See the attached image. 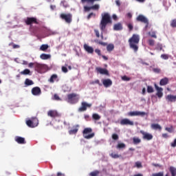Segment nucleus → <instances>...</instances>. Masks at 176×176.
Instances as JSON below:
<instances>
[{
  "label": "nucleus",
  "mask_w": 176,
  "mask_h": 176,
  "mask_svg": "<svg viewBox=\"0 0 176 176\" xmlns=\"http://www.w3.org/2000/svg\"><path fill=\"white\" fill-rule=\"evenodd\" d=\"M170 27H172V28H176V19L170 21Z\"/></svg>",
  "instance_id": "nucleus-39"
},
{
  "label": "nucleus",
  "mask_w": 176,
  "mask_h": 176,
  "mask_svg": "<svg viewBox=\"0 0 176 176\" xmlns=\"http://www.w3.org/2000/svg\"><path fill=\"white\" fill-rule=\"evenodd\" d=\"M91 10V7L84 6V12H90Z\"/></svg>",
  "instance_id": "nucleus-53"
},
{
  "label": "nucleus",
  "mask_w": 176,
  "mask_h": 176,
  "mask_svg": "<svg viewBox=\"0 0 176 176\" xmlns=\"http://www.w3.org/2000/svg\"><path fill=\"white\" fill-rule=\"evenodd\" d=\"M166 100L168 102H175L176 101V96L174 95H168L166 96Z\"/></svg>",
  "instance_id": "nucleus-20"
},
{
  "label": "nucleus",
  "mask_w": 176,
  "mask_h": 176,
  "mask_svg": "<svg viewBox=\"0 0 176 176\" xmlns=\"http://www.w3.org/2000/svg\"><path fill=\"white\" fill-rule=\"evenodd\" d=\"M140 133L142 135L143 140H146V141H151V140H153V135H152L151 133L145 132L142 130H141Z\"/></svg>",
  "instance_id": "nucleus-8"
},
{
  "label": "nucleus",
  "mask_w": 176,
  "mask_h": 176,
  "mask_svg": "<svg viewBox=\"0 0 176 176\" xmlns=\"http://www.w3.org/2000/svg\"><path fill=\"white\" fill-rule=\"evenodd\" d=\"M38 123L39 122H38V118H32V120H28L26 121L27 126H28V127H32V128L36 127Z\"/></svg>",
  "instance_id": "nucleus-7"
},
{
  "label": "nucleus",
  "mask_w": 176,
  "mask_h": 176,
  "mask_svg": "<svg viewBox=\"0 0 176 176\" xmlns=\"http://www.w3.org/2000/svg\"><path fill=\"white\" fill-rule=\"evenodd\" d=\"M25 86H32L34 85V81L32 80H30L29 78H26L25 80Z\"/></svg>",
  "instance_id": "nucleus-27"
},
{
  "label": "nucleus",
  "mask_w": 176,
  "mask_h": 176,
  "mask_svg": "<svg viewBox=\"0 0 176 176\" xmlns=\"http://www.w3.org/2000/svg\"><path fill=\"white\" fill-rule=\"evenodd\" d=\"M47 49H49V45L47 44H43L40 47V50H41V52H46Z\"/></svg>",
  "instance_id": "nucleus-29"
},
{
  "label": "nucleus",
  "mask_w": 176,
  "mask_h": 176,
  "mask_svg": "<svg viewBox=\"0 0 176 176\" xmlns=\"http://www.w3.org/2000/svg\"><path fill=\"white\" fill-rule=\"evenodd\" d=\"M133 144H134L135 145H137V144H140V142H141V139H140V138H135V137H134V138H133Z\"/></svg>",
  "instance_id": "nucleus-32"
},
{
  "label": "nucleus",
  "mask_w": 176,
  "mask_h": 176,
  "mask_svg": "<svg viewBox=\"0 0 176 176\" xmlns=\"http://www.w3.org/2000/svg\"><path fill=\"white\" fill-rule=\"evenodd\" d=\"M60 17L62 20H65V23H67V24H71V23H72V14L71 13L60 14Z\"/></svg>",
  "instance_id": "nucleus-5"
},
{
  "label": "nucleus",
  "mask_w": 176,
  "mask_h": 176,
  "mask_svg": "<svg viewBox=\"0 0 176 176\" xmlns=\"http://www.w3.org/2000/svg\"><path fill=\"white\" fill-rule=\"evenodd\" d=\"M161 58H163L164 60H168V54H162Z\"/></svg>",
  "instance_id": "nucleus-49"
},
{
  "label": "nucleus",
  "mask_w": 176,
  "mask_h": 176,
  "mask_svg": "<svg viewBox=\"0 0 176 176\" xmlns=\"http://www.w3.org/2000/svg\"><path fill=\"white\" fill-rule=\"evenodd\" d=\"M95 42L96 43H98V45H101L102 46H107V50L109 52H112V50H113V49H115V45H113V44H109L107 43H104L101 41H98V40H95Z\"/></svg>",
  "instance_id": "nucleus-6"
},
{
  "label": "nucleus",
  "mask_w": 176,
  "mask_h": 176,
  "mask_svg": "<svg viewBox=\"0 0 176 176\" xmlns=\"http://www.w3.org/2000/svg\"><path fill=\"white\" fill-rule=\"evenodd\" d=\"M169 171H170L172 176H176V169H175V168H174L173 166H170L169 168Z\"/></svg>",
  "instance_id": "nucleus-31"
},
{
  "label": "nucleus",
  "mask_w": 176,
  "mask_h": 176,
  "mask_svg": "<svg viewBox=\"0 0 176 176\" xmlns=\"http://www.w3.org/2000/svg\"><path fill=\"white\" fill-rule=\"evenodd\" d=\"M102 84L104 87H109L110 86H112V80L111 79L102 80Z\"/></svg>",
  "instance_id": "nucleus-21"
},
{
  "label": "nucleus",
  "mask_w": 176,
  "mask_h": 176,
  "mask_svg": "<svg viewBox=\"0 0 176 176\" xmlns=\"http://www.w3.org/2000/svg\"><path fill=\"white\" fill-rule=\"evenodd\" d=\"M112 19L115 20V21H116V20H118V16H116V14H114L112 16Z\"/></svg>",
  "instance_id": "nucleus-63"
},
{
  "label": "nucleus",
  "mask_w": 176,
  "mask_h": 176,
  "mask_svg": "<svg viewBox=\"0 0 176 176\" xmlns=\"http://www.w3.org/2000/svg\"><path fill=\"white\" fill-rule=\"evenodd\" d=\"M87 108H91V104L82 102L81 103V107L78 108V112H85L87 111Z\"/></svg>",
  "instance_id": "nucleus-10"
},
{
  "label": "nucleus",
  "mask_w": 176,
  "mask_h": 176,
  "mask_svg": "<svg viewBox=\"0 0 176 176\" xmlns=\"http://www.w3.org/2000/svg\"><path fill=\"white\" fill-rule=\"evenodd\" d=\"M163 138H168V134L167 133H163L162 134Z\"/></svg>",
  "instance_id": "nucleus-64"
},
{
  "label": "nucleus",
  "mask_w": 176,
  "mask_h": 176,
  "mask_svg": "<svg viewBox=\"0 0 176 176\" xmlns=\"http://www.w3.org/2000/svg\"><path fill=\"white\" fill-rule=\"evenodd\" d=\"M127 27L129 30V31H133L134 26L132 25V23H128Z\"/></svg>",
  "instance_id": "nucleus-46"
},
{
  "label": "nucleus",
  "mask_w": 176,
  "mask_h": 176,
  "mask_svg": "<svg viewBox=\"0 0 176 176\" xmlns=\"http://www.w3.org/2000/svg\"><path fill=\"white\" fill-rule=\"evenodd\" d=\"M97 1H100V0H81L82 3H85V2H88L90 3H94V2Z\"/></svg>",
  "instance_id": "nucleus-40"
},
{
  "label": "nucleus",
  "mask_w": 176,
  "mask_h": 176,
  "mask_svg": "<svg viewBox=\"0 0 176 176\" xmlns=\"http://www.w3.org/2000/svg\"><path fill=\"white\" fill-rule=\"evenodd\" d=\"M148 45L150 46H155V40L153 39H149L148 40Z\"/></svg>",
  "instance_id": "nucleus-44"
},
{
  "label": "nucleus",
  "mask_w": 176,
  "mask_h": 176,
  "mask_svg": "<svg viewBox=\"0 0 176 176\" xmlns=\"http://www.w3.org/2000/svg\"><path fill=\"white\" fill-rule=\"evenodd\" d=\"M96 71L98 74H100V75H109V72L107 69H104L102 67H96Z\"/></svg>",
  "instance_id": "nucleus-13"
},
{
  "label": "nucleus",
  "mask_w": 176,
  "mask_h": 176,
  "mask_svg": "<svg viewBox=\"0 0 176 176\" xmlns=\"http://www.w3.org/2000/svg\"><path fill=\"white\" fill-rule=\"evenodd\" d=\"M83 47L85 52H88L89 54H93L94 53V48L89 46L87 44H84Z\"/></svg>",
  "instance_id": "nucleus-19"
},
{
  "label": "nucleus",
  "mask_w": 176,
  "mask_h": 176,
  "mask_svg": "<svg viewBox=\"0 0 176 176\" xmlns=\"http://www.w3.org/2000/svg\"><path fill=\"white\" fill-rule=\"evenodd\" d=\"M29 68H32L33 67H35V63H30L28 65Z\"/></svg>",
  "instance_id": "nucleus-62"
},
{
  "label": "nucleus",
  "mask_w": 176,
  "mask_h": 176,
  "mask_svg": "<svg viewBox=\"0 0 176 176\" xmlns=\"http://www.w3.org/2000/svg\"><path fill=\"white\" fill-rule=\"evenodd\" d=\"M155 87L157 90L156 96L158 98H162V97H163V88L159 87L156 84H155Z\"/></svg>",
  "instance_id": "nucleus-17"
},
{
  "label": "nucleus",
  "mask_w": 176,
  "mask_h": 176,
  "mask_svg": "<svg viewBox=\"0 0 176 176\" xmlns=\"http://www.w3.org/2000/svg\"><path fill=\"white\" fill-rule=\"evenodd\" d=\"M62 71H63V72H64L65 74H67V72H68V69H67L65 66H63V67H62Z\"/></svg>",
  "instance_id": "nucleus-56"
},
{
  "label": "nucleus",
  "mask_w": 176,
  "mask_h": 176,
  "mask_svg": "<svg viewBox=\"0 0 176 176\" xmlns=\"http://www.w3.org/2000/svg\"><path fill=\"white\" fill-rule=\"evenodd\" d=\"M108 24H112V19L108 12H104L102 14V19L100 23V28L102 32L105 31Z\"/></svg>",
  "instance_id": "nucleus-1"
},
{
  "label": "nucleus",
  "mask_w": 176,
  "mask_h": 176,
  "mask_svg": "<svg viewBox=\"0 0 176 176\" xmlns=\"http://www.w3.org/2000/svg\"><path fill=\"white\" fill-rule=\"evenodd\" d=\"M26 25H32V24H39L38 19L35 17H27L25 20Z\"/></svg>",
  "instance_id": "nucleus-9"
},
{
  "label": "nucleus",
  "mask_w": 176,
  "mask_h": 176,
  "mask_svg": "<svg viewBox=\"0 0 176 176\" xmlns=\"http://www.w3.org/2000/svg\"><path fill=\"white\" fill-rule=\"evenodd\" d=\"M160 86H166V85H168V78L165 77L160 80Z\"/></svg>",
  "instance_id": "nucleus-24"
},
{
  "label": "nucleus",
  "mask_w": 176,
  "mask_h": 176,
  "mask_svg": "<svg viewBox=\"0 0 176 176\" xmlns=\"http://www.w3.org/2000/svg\"><path fill=\"white\" fill-rule=\"evenodd\" d=\"M57 78H58L57 74H53L50 78V83H54V80H56Z\"/></svg>",
  "instance_id": "nucleus-34"
},
{
  "label": "nucleus",
  "mask_w": 176,
  "mask_h": 176,
  "mask_svg": "<svg viewBox=\"0 0 176 176\" xmlns=\"http://www.w3.org/2000/svg\"><path fill=\"white\" fill-rule=\"evenodd\" d=\"M78 127H79V126H76L74 129L69 131V134H70L71 135H72L73 134H76V133H78Z\"/></svg>",
  "instance_id": "nucleus-28"
},
{
  "label": "nucleus",
  "mask_w": 176,
  "mask_h": 176,
  "mask_svg": "<svg viewBox=\"0 0 176 176\" xmlns=\"http://www.w3.org/2000/svg\"><path fill=\"white\" fill-rule=\"evenodd\" d=\"M157 50H163V45L161 44H157L156 47Z\"/></svg>",
  "instance_id": "nucleus-55"
},
{
  "label": "nucleus",
  "mask_w": 176,
  "mask_h": 176,
  "mask_svg": "<svg viewBox=\"0 0 176 176\" xmlns=\"http://www.w3.org/2000/svg\"><path fill=\"white\" fill-rule=\"evenodd\" d=\"M98 174H100V172H99V170H94V171H93V172H91L90 173H89V175L90 176H98Z\"/></svg>",
  "instance_id": "nucleus-36"
},
{
  "label": "nucleus",
  "mask_w": 176,
  "mask_h": 176,
  "mask_svg": "<svg viewBox=\"0 0 176 176\" xmlns=\"http://www.w3.org/2000/svg\"><path fill=\"white\" fill-rule=\"evenodd\" d=\"M112 139L115 140H119V135H118L116 133H113L112 135Z\"/></svg>",
  "instance_id": "nucleus-50"
},
{
  "label": "nucleus",
  "mask_w": 176,
  "mask_h": 176,
  "mask_svg": "<svg viewBox=\"0 0 176 176\" xmlns=\"http://www.w3.org/2000/svg\"><path fill=\"white\" fill-rule=\"evenodd\" d=\"M54 100H56V101H60V100H61L60 99V96H58V95L57 94H54Z\"/></svg>",
  "instance_id": "nucleus-60"
},
{
  "label": "nucleus",
  "mask_w": 176,
  "mask_h": 176,
  "mask_svg": "<svg viewBox=\"0 0 176 176\" xmlns=\"http://www.w3.org/2000/svg\"><path fill=\"white\" fill-rule=\"evenodd\" d=\"M129 47L132 49L135 53L138 52V45L140 43V35L133 34L132 36L129 39Z\"/></svg>",
  "instance_id": "nucleus-2"
},
{
  "label": "nucleus",
  "mask_w": 176,
  "mask_h": 176,
  "mask_svg": "<svg viewBox=\"0 0 176 176\" xmlns=\"http://www.w3.org/2000/svg\"><path fill=\"white\" fill-rule=\"evenodd\" d=\"M21 75H31V71L28 69H25L20 72Z\"/></svg>",
  "instance_id": "nucleus-30"
},
{
  "label": "nucleus",
  "mask_w": 176,
  "mask_h": 176,
  "mask_svg": "<svg viewBox=\"0 0 176 176\" xmlns=\"http://www.w3.org/2000/svg\"><path fill=\"white\" fill-rule=\"evenodd\" d=\"M93 132V129L91 128H85L82 131L83 137L85 140H91V138H94L96 134Z\"/></svg>",
  "instance_id": "nucleus-3"
},
{
  "label": "nucleus",
  "mask_w": 176,
  "mask_h": 176,
  "mask_svg": "<svg viewBox=\"0 0 176 176\" xmlns=\"http://www.w3.org/2000/svg\"><path fill=\"white\" fill-rule=\"evenodd\" d=\"M170 146H172V148H175V146H176V138L174 140L173 142L170 143Z\"/></svg>",
  "instance_id": "nucleus-58"
},
{
  "label": "nucleus",
  "mask_w": 176,
  "mask_h": 176,
  "mask_svg": "<svg viewBox=\"0 0 176 176\" xmlns=\"http://www.w3.org/2000/svg\"><path fill=\"white\" fill-rule=\"evenodd\" d=\"M96 17V14L93 13V12H91L87 16V20H90L91 17Z\"/></svg>",
  "instance_id": "nucleus-47"
},
{
  "label": "nucleus",
  "mask_w": 176,
  "mask_h": 176,
  "mask_svg": "<svg viewBox=\"0 0 176 176\" xmlns=\"http://www.w3.org/2000/svg\"><path fill=\"white\" fill-rule=\"evenodd\" d=\"M94 32L96 34V38H100V31H98L97 29H95Z\"/></svg>",
  "instance_id": "nucleus-54"
},
{
  "label": "nucleus",
  "mask_w": 176,
  "mask_h": 176,
  "mask_svg": "<svg viewBox=\"0 0 176 176\" xmlns=\"http://www.w3.org/2000/svg\"><path fill=\"white\" fill-rule=\"evenodd\" d=\"M15 141L17 142V144H25V139L24 138H21L20 136H16L15 138Z\"/></svg>",
  "instance_id": "nucleus-22"
},
{
  "label": "nucleus",
  "mask_w": 176,
  "mask_h": 176,
  "mask_svg": "<svg viewBox=\"0 0 176 176\" xmlns=\"http://www.w3.org/2000/svg\"><path fill=\"white\" fill-rule=\"evenodd\" d=\"M151 127L153 130H162V126L159 124H152Z\"/></svg>",
  "instance_id": "nucleus-26"
},
{
  "label": "nucleus",
  "mask_w": 176,
  "mask_h": 176,
  "mask_svg": "<svg viewBox=\"0 0 176 176\" xmlns=\"http://www.w3.org/2000/svg\"><path fill=\"white\" fill-rule=\"evenodd\" d=\"M116 148L117 149H124V148H126V144L124 143H119Z\"/></svg>",
  "instance_id": "nucleus-35"
},
{
  "label": "nucleus",
  "mask_w": 176,
  "mask_h": 176,
  "mask_svg": "<svg viewBox=\"0 0 176 176\" xmlns=\"http://www.w3.org/2000/svg\"><path fill=\"white\" fill-rule=\"evenodd\" d=\"M111 157H112L113 159H119V157H120V155L116 154V153H111L110 154Z\"/></svg>",
  "instance_id": "nucleus-38"
},
{
  "label": "nucleus",
  "mask_w": 176,
  "mask_h": 176,
  "mask_svg": "<svg viewBox=\"0 0 176 176\" xmlns=\"http://www.w3.org/2000/svg\"><path fill=\"white\" fill-rule=\"evenodd\" d=\"M114 31H122L123 30V26L122 25V23H118L114 25L113 26Z\"/></svg>",
  "instance_id": "nucleus-23"
},
{
  "label": "nucleus",
  "mask_w": 176,
  "mask_h": 176,
  "mask_svg": "<svg viewBox=\"0 0 176 176\" xmlns=\"http://www.w3.org/2000/svg\"><path fill=\"white\" fill-rule=\"evenodd\" d=\"M92 119L94 120H100L101 119V116L97 114V113H94L92 115Z\"/></svg>",
  "instance_id": "nucleus-33"
},
{
  "label": "nucleus",
  "mask_w": 176,
  "mask_h": 176,
  "mask_svg": "<svg viewBox=\"0 0 176 176\" xmlns=\"http://www.w3.org/2000/svg\"><path fill=\"white\" fill-rule=\"evenodd\" d=\"M136 20L140 23H144V24H148V18L142 14H140L137 16Z\"/></svg>",
  "instance_id": "nucleus-16"
},
{
  "label": "nucleus",
  "mask_w": 176,
  "mask_h": 176,
  "mask_svg": "<svg viewBox=\"0 0 176 176\" xmlns=\"http://www.w3.org/2000/svg\"><path fill=\"white\" fill-rule=\"evenodd\" d=\"M153 71L155 72V74H160V68H153Z\"/></svg>",
  "instance_id": "nucleus-52"
},
{
  "label": "nucleus",
  "mask_w": 176,
  "mask_h": 176,
  "mask_svg": "<svg viewBox=\"0 0 176 176\" xmlns=\"http://www.w3.org/2000/svg\"><path fill=\"white\" fill-rule=\"evenodd\" d=\"M91 85H100V80H96L91 82Z\"/></svg>",
  "instance_id": "nucleus-61"
},
{
  "label": "nucleus",
  "mask_w": 176,
  "mask_h": 176,
  "mask_svg": "<svg viewBox=\"0 0 176 176\" xmlns=\"http://www.w3.org/2000/svg\"><path fill=\"white\" fill-rule=\"evenodd\" d=\"M148 35H150V36H151V38H154L155 39H156L157 38V36H156V32H148Z\"/></svg>",
  "instance_id": "nucleus-37"
},
{
  "label": "nucleus",
  "mask_w": 176,
  "mask_h": 176,
  "mask_svg": "<svg viewBox=\"0 0 176 176\" xmlns=\"http://www.w3.org/2000/svg\"><path fill=\"white\" fill-rule=\"evenodd\" d=\"M164 175V173L163 172H160L158 173H154L153 174V176H163Z\"/></svg>",
  "instance_id": "nucleus-57"
},
{
  "label": "nucleus",
  "mask_w": 176,
  "mask_h": 176,
  "mask_svg": "<svg viewBox=\"0 0 176 176\" xmlns=\"http://www.w3.org/2000/svg\"><path fill=\"white\" fill-rule=\"evenodd\" d=\"M146 114L144 111H130L128 113L129 116H145Z\"/></svg>",
  "instance_id": "nucleus-14"
},
{
  "label": "nucleus",
  "mask_w": 176,
  "mask_h": 176,
  "mask_svg": "<svg viewBox=\"0 0 176 176\" xmlns=\"http://www.w3.org/2000/svg\"><path fill=\"white\" fill-rule=\"evenodd\" d=\"M51 58H52V56L50 54H41L40 55V58H41V60H49Z\"/></svg>",
  "instance_id": "nucleus-25"
},
{
  "label": "nucleus",
  "mask_w": 176,
  "mask_h": 176,
  "mask_svg": "<svg viewBox=\"0 0 176 176\" xmlns=\"http://www.w3.org/2000/svg\"><path fill=\"white\" fill-rule=\"evenodd\" d=\"M153 87L152 86H147V92L148 93H153Z\"/></svg>",
  "instance_id": "nucleus-43"
},
{
  "label": "nucleus",
  "mask_w": 176,
  "mask_h": 176,
  "mask_svg": "<svg viewBox=\"0 0 176 176\" xmlns=\"http://www.w3.org/2000/svg\"><path fill=\"white\" fill-rule=\"evenodd\" d=\"M41 88L38 87H34L32 89V94L33 96H41Z\"/></svg>",
  "instance_id": "nucleus-18"
},
{
  "label": "nucleus",
  "mask_w": 176,
  "mask_h": 176,
  "mask_svg": "<svg viewBox=\"0 0 176 176\" xmlns=\"http://www.w3.org/2000/svg\"><path fill=\"white\" fill-rule=\"evenodd\" d=\"M68 102L70 104H76L79 101V98L76 94H69L67 95Z\"/></svg>",
  "instance_id": "nucleus-4"
},
{
  "label": "nucleus",
  "mask_w": 176,
  "mask_h": 176,
  "mask_svg": "<svg viewBox=\"0 0 176 176\" xmlns=\"http://www.w3.org/2000/svg\"><path fill=\"white\" fill-rule=\"evenodd\" d=\"M95 53H96V54H98V56H101V50H100L99 49H96Z\"/></svg>",
  "instance_id": "nucleus-59"
},
{
  "label": "nucleus",
  "mask_w": 176,
  "mask_h": 176,
  "mask_svg": "<svg viewBox=\"0 0 176 176\" xmlns=\"http://www.w3.org/2000/svg\"><path fill=\"white\" fill-rule=\"evenodd\" d=\"M122 80H124L125 82H129V80H131V78H129L127 76H123L122 77Z\"/></svg>",
  "instance_id": "nucleus-41"
},
{
  "label": "nucleus",
  "mask_w": 176,
  "mask_h": 176,
  "mask_svg": "<svg viewBox=\"0 0 176 176\" xmlns=\"http://www.w3.org/2000/svg\"><path fill=\"white\" fill-rule=\"evenodd\" d=\"M34 68H35V70L37 71V72H42V71H44V69H46V65L35 63Z\"/></svg>",
  "instance_id": "nucleus-11"
},
{
  "label": "nucleus",
  "mask_w": 176,
  "mask_h": 176,
  "mask_svg": "<svg viewBox=\"0 0 176 176\" xmlns=\"http://www.w3.org/2000/svg\"><path fill=\"white\" fill-rule=\"evenodd\" d=\"M135 166L138 168H142V164H141V162H135Z\"/></svg>",
  "instance_id": "nucleus-51"
},
{
  "label": "nucleus",
  "mask_w": 176,
  "mask_h": 176,
  "mask_svg": "<svg viewBox=\"0 0 176 176\" xmlns=\"http://www.w3.org/2000/svg\"><path fill=\"white\" fill-rule=\"evenodd\" d=\"M120 123L122 126H134V122L129 120L128 118L121 120Z\"/></svg>",
  "instance_id": "nucleus-12"
},
{
  "label": "nucleus",
  "mask_w": 176,
  "mask_h": 176,
  "mask_svg": "<svg viewBox=\"0 0 176 176\" xmlns=\"http://www.w3.org/2000/svg\"><path fill=\"white\" fill-rule=\"evenodd\" d=\"M60 4L63 5L64 8H68V4H67V1H65V0L62 1Z\"/></svg>",
  "instance_id": "nucleus-48"
},
{
  "label": "nucleus",
  "mask_w": 176,
  "mask_h": 176,
  "mask_svg": "<svg viewBox=\"0 0 176 176\" xmlns=\"http://www.w3.org/2000/svg\"><path fill=\"white\" fill-rule=\"evenodd\" d=\"M92 10H98L100 9V6L98 4H95L94 6H91Z\"/></svg>",
  "instance_id": "nucleus-42"
},
{
  "label": "nucleus",
  "mask_w": 176,
  "mask_h": 176,
  "mask_svg": "<svg viewBox=\"0 0 176 176\" xmlns=\"http://www.w3.org/2000/svg\"><path fill=\"white\" fill-rule=\"evenodd\" d=\"M165 130L166 131H168V133H172L173 130V126H171L170 127H166Z\"/></svg>",
  "instance_id": "nucleus-45"
},
{
  "label": "nucleus",
  "mask_w": 176,
  "mask_h": 176,
  "mask_svg": "<svg viewBox=\"0 0 176 176\" xmlns=\"http://www.w3.org/2000/svg\"><path fill=\"white\" fill-rule=\"evenodd\" d=\"M47 116H50V118H58L60 117V113L56 110H50L47 112Z\"/></svg>",
  "instance_id": "nucleus-15"
}]
</instances>
